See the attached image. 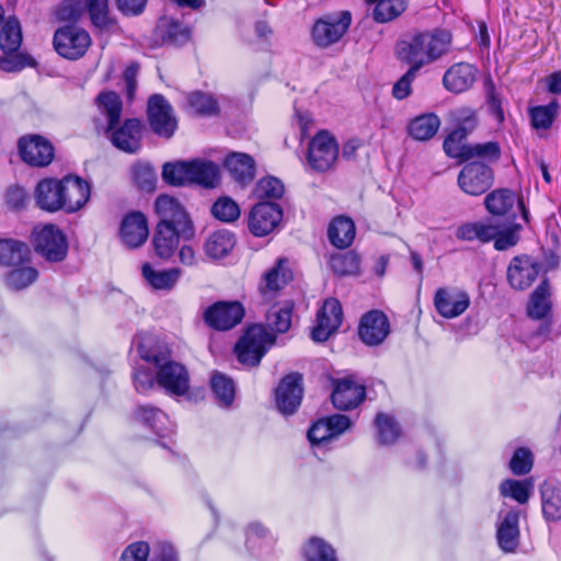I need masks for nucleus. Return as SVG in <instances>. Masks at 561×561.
I'll use <instances>...</instances> for the list:
<instances>
[{
    "label": "nucleus",
    "instance_id": "nucleus-36",
    "mask_svg": "<svg viewBox=\"0 0 561 561\" xmlns=\"http://www.w3.org/2000/svg\"><path fill=\"white\" fill-rule=\"evenodd\" d=\"M141 272L146 282L159 290L172 289L181 276V270L178 267L157 271L149 263L142 265Z\"/></svg>",
    "mask_w": 561,
    "mask_h": 561
},
{
    "label": "nucleus",
    "instance_id": "nucleus-53",
    "mask_svg": "<svg viewBox=\"0 0 561 561\" xmlns=\"http://www.w3.org/2000/svg\"><path fill=\"white\" fill-rule=\"evenodd\" d=\"M211 389L216 398L224 405H229L234 399V385L232 379L227 376L215 373L211 377Z\"/></svg>",
    "mask_w": 561,
    "mask_h": 561
},
{
    "label": "nucleus",
    "instance_id": "nucleus-15",
    "mask_svg": "<svg viewBox=\"0 0 561 561\" xmlns=\"http://www.w3.org/2000/svg\"><path fill=\"white\" fill-rule=\"evenodd\" d=\"M18 147L22 160L32 167H46L54 159L51 144L39 135L21 137Z\"/></svg>",
    "mask_w": 561,
    "mask_h": 561
},
{
    "label": "nucleus",
    "instance_id": "nucleus-58",
    "mask_svg": "<svg viewBox=\"0 0 561 561\" xmlns=\"http://www.w3.org/2000/svg\"><path fill=\"white\" fill-rule=\"evenodd\" d=\"M254 194L260 199H277L284 194V185L276 178H263L256 183Z\"/></svg>",
    "mask_w": 561,
    "mask_h": 561
},
{
    "label": "nucleus",
    "instance_id": "nucleus-1",
    "mask_svg": "<svg viewBox=\"0 0 561 561\" xmlns=\"http://www.w3.org/2000/svg\"><path fill=\"white\" fill-rule=\"evenodd\" d=\"M451 39V34L442 28L415 32L397 44L396 54L400 61L421 69L446 55Z\"/></svg>",
    "mask_w": 561,
    "mask_h": 561
},
{
    "label": "nucleus",
    "instance_id": "nucleus-3",
    "mask_svg": "<svg viewBox=\"0 0 561 561\" xmlns=\"http://www.w3.org/2000/svg\"><path fill=\"white\" fill-rule=\"evenodd\" d=\"M275 337L263 325L250 327L236 345L237 357L240 363L256 366L267 348L274 344Z\"/></svg>",
    "mask_w": 561,
    "mask_h": 561
},
{
    "label": "nucleus",
    "instance_id": "nucleus-7",
    "mask_svg": "<svg viewBox=\"0 0 561 561\" xmlns=\"http://www.w3.org/2000/svg\"><path fill=\"white\" fill-rule=\"evenodd\" d=\"M154 210L160 218L158 225L173 226L184 233V239L194 236V226L184 207L169 195H160L154 203Z\"/></svg>",
    "mask_w": 561,
    "mask_h": 561
},
{
    "label": "nucleus",
    "instance_id": "nucleus-29",
    "mask_svg": "<svg viewBox=\"0 0 561 561\" xmlns=\"http://www.w3.org/2000/svg\"><path fill=\"white\" fill-rule=\"evenodd\" d=\"M519 513L508 511L497 525L496 538L499 546L505 552H513L519 543Z\"/></svg>",
    "mask_w": 561,
    "mask_h": 561
},
{
    "label": "nucleus",
    "instance_id": "nucleus-21",
    "mask_svg": "<svg viewBox=\"0 0 561 561\" xmlns=\"http://www.w3.org/2000/svg\"><path fill=\"white\" fill-rule=\"evenodd\" d=\"M540 264L529 256H515L507 267V280L514 289L528 288L538 277Z\"/></svg>",
    "mask_w": 561,
    "mask_h": 561
},
{
    "label": "nucleus",
    "instance_id": "nucleus-48",
    "mask_svg": "<svg viewBox=\"0 0 561 561\" xmlns=\"http://www.w3.org/2000/svg\"><path fill=\"white\" fill-rule=\"evenodd\" d=\"M38 277V272L33 266L23 264L12 267L7 274V285L13 289H23L34 283Z\"/></svg>",
    "mask_w": 561,
    "mask_h": 561
},
{
    "label": "nucleus",
    "instance_id": "nucleus-45",
    "mask_svg": "<svg viewBox=\"0 0 561 561\" xmlns=\"http://www.w3.org/2000/svg\"><path fill=\"white\" fill-rule=\"evenodd\" d=\"M164 42L173 45H182L190 39V30L179 22L163 18L158 25Z\"/></svg>",
    "mask_w": 561,
    "mask_h": 561
},
{
    "label": "nucleus",
    "instance_id": "nucleus-64",
    "mask_svg": "<svg viewBox=\"0 0 561 561\" xmlns=\"http://www.w3.org/2000/svg\"><path fill=\"white\" fill-rule=\"evenodd\" d=\"M150 547L145 541L129 545L121 556L119 561H148Z\"/></svg>",
    "mask_w": 561,
    "mask_h": 561
},
{
    "label": "nucleus",
    "instance_id": "nucleus-54",
    "mask_svg": "<svg viewBox=\"0 0 561 561\" xmlns=\"http://www.w3.org/2000/svg\"><path fill=\"white\" fill-rule=\"evenodd\" d=\"M35 65L34 58L25 53H3L0 57V69L5 72H18Z\"/></svg>",
    "mask_w": 561,
    "mask_h": 561
},
{
    "label": "nucleus",
    "instance_id": "nucleus-59",
    "mask_svg": "<svg viewBox=\"0 0 561 561\" xmlns=\"http://www.w3.org/2000/svg\"><path fill=\"white\" fill-rule=\"evenodd\" d=\"M213 215L225 222H232L240 216L238 204L229 197H221L211 207Z\"/></svg>",
    "mask_w": 561,
    "mask_h": 561
},
{
    "label": "nucleus",
    "instance_id": "nucleus-13",
    "mask_svg": "<svg viewBox=\"0 0 561 561\" xmlns=\"http://www.w3.org/2000/svg\"><path fill=\"white\" fill-rule=\"evenodd\" d=\"M283 218V210L275 203H259L251 209L248 218L250 231L256 237L273 232Z\"/></svg>",
    "mask_w": 561,
    "mask_h": 561
},
{
    "label": "nucleus",
    "instance_id": "nucleus-41",
    "mask_svg": "<svg viewBox=\"0 0 561 561\" xmlns=\"http://www.w3.org/2000/svg\"><path fill=\"white\" fill-rule=\"evenodd\" d=\"M374 3V19L377 22L386 23L398 18L405 11L408 0H366Z\"/></svg>",
    "mask_w": 561,
    "mask_h": 561
},
{
    "label": "nucleus",
    "instance_id": "nucleus-23",
    "mask_svg": "<svg viewBox=\"0 0 561 561\" xmlns=\"http://www.w3.org/2000/svg\"><path fill=\"white\" fill-rule=\"evenodd\" d=\"M62 195V179H44L37 183L34 192L36 205L49 213L64 210Z\"/></svg>",
    "mask_w": 561,
    "mask_h": 561
},
{
    "label": "nucleus",
    "instance_id": "nucleus-37",
    "mask_svg": "<svg viewBox=\"0 0 561 561\" xmlns=\"http://www.w3.org/2000/svg\"><path fill=\"white\" fill-rule=\"evenodd\" d=\"M440 127V119L434 113H426L413 118L409 126V135L419 141H426L433 138Z\"/></svg>",
    "mask_w": 561,
    "mask_h": 561
},
{
    "label": "nucleus",
    "instance_id": "nucleus-11",
    "mask_svg": "<svg viewBox=\"0 0 561 561\" xmlns=\"http://www.w3.org/2000/svg\"><path fill=\"white\" fill-rule=\"evenodd\" d=\"M493 170L481 162L466 164L458 174V185L468 195L478 196L485 193L493 184Z\"/></svg>",
    "mask_w": 561,
    "mask_h": 561
},
{
    "label": "nucleus",
    "instance_id": "nucleus-42",
    "mask_svg": "<svg viewBox=\"0 0 561 561\" xmlns=\"http://www.w3.org/2000/svg\"><path fill=\"white\" fill-rule=\"evenodd\" d=\"M187 107L195 114L202 116L216 115L219 112L218 102L208 93L194 91L186 96Z\"/></svg>",
    "mask_w": 561,
    "mask_h": 561
},
{
    "label": "nucleus",
    "instance_id": "nucleus-19",
    "mask_svg": "<svg viewBox=\"0 0 561 561\" xmlns=\"http://www.w3.org/2000/svg\"><path fill=\"white\" fill-rule=\"evenodd\" d=\"M302 377L297 373L285 376L275 392L278 410L283 414H293L301 403Z\"/></svg>",
    "mask_w": 561,
    "mask_h": 561
},
{
    "label": "nucleus",
    "instance_id": "nucleus-25",
    "mask_svg": "<svg viewBox=\"0 0 561 561\" xmlns=\"http://www.w3.org/2000/svg\"><path fill=\"white\" fill-rule=\"evenodd\" d=\"M477 79V69L468 62L453 65L443 77L444 87L453 93L469 90Z\"/></svg>",
    "mask_w": 561,
    "mask_h": 561
},
{
    "label": "nucleus",
    "instance_id": "nucleus-40",
    "mask_svg": "<svg viewBox=\"0 0 561 561\" xmlns=\"http://www.w3.org/2000/svg\"><path fill=\"white\" fill-rule=\"evenodd\" d=\"M99 108L107 119L108 129L119 123L122 114V101L115 92H103L96 99Z\"/></svg>",
    "mask_w": 561,
    "mask_h": 561
},
{
    "label": "nucleus",
    "instance_id": "nucleus-6",
    "mask_svg": "<svg viewBox=\"0 0 561 561\" xmlns=\"http://www.w3.org/2000/svg\"><path fill=\"white\" fill-rule=\"evenodd\" d=\"M339 156L336 139L327 130L316 134L309 142L307 160L317 172L330 170Z\"/></svg>",
    "mask_w": 561,
    "mask_h": 561
},
{
    "label": "nucleus",
    "instance_id": "nucleus-46",
    "mask_svg": "<svg viewBox=\"0 0 561 561\" xmlns=\"http://www.w3.org/2000/svg\"><path fill=\"white\" fill-rule=\"evenodd\" d=\"M190 161L168 162L163 165V180L175 186H182L191 183Z\"/></svg>",
    "mask_w": 561,
    "mask_h": 561
},
{
    "label": "nucleus",
    "instance_id": "nucleus-27",
    "mask_svg": "<svg viewBox=\"0 0 561 561\" xmlns=\"http://www.w3.org/2000/svg\"><path fill=\"white\" fill-rule=\"evenodd\" d=\"M516 202L517 198L515 194L507 188L495 190L484 198L485 208L493 216L507 215L513 209ZM518 206L522 209L524 219L528 220V213L522 199H518Z\"/></svg>",
    "mask_w": 561,
    "mask_h": 561
},
{
    "label": "nucleus",
    "instance_id": "nucleus-8",
    "mask_svg": "<svg viewBox=\"0 0 561 561\" xmlns=\"http://www.w3.org/2000/svg\"><path fill=\"white\" fill-rule=\"evenodd\" d=\"M351 22L352 15L348 11L319 19L312 28L314 44L319 47H328L339 42L348 30Z\"/></svg>",
    "mask_w": 561,
    "mask_h": 561
},
{
    "label": "nucleus",
    "instance_id": "nucleus-18",
    "mask_svg": "<svg viewBox=\"0 0 561 561\" xmlns=\"http://www.w3.org/2000/svg\"><path fill=\"white\" fill-rule=\"evenodd\" d=\"M390 332V323L387 316L380 310L366 312L358 325V336L369 346L382 343Z\"/></svg>",
    "mask_w": 561,
    "mask_h": 561
},
{
    "label": "nucleus",
    "instance_id": "nucleus-22",
    "mask_svg": "<svg viewBox=\"0 0 561 561\" xmlns=\"http://www.w3.org/2000/svg\"><path fill=\"white\" fill-rule=\"evenodd\" d=\"M90 184L76 175L62 178V204L66 213L81 209L90 198Z\"/></svg>",
    "mask_w": 561,
    "mask_h": 561
},
{
    "label": "nucleus",
    "instance_id": "nucleus-34",
    "mask_svg": "<svg viewBox=\"0 0 561 561\" xmlns=\"http://www.w3.org/2000/svg\"><path fill=\"white\" fill-rule=\"evenodd\" d=\"M328 237L330 242L339 249L350 247L355 238L353 220L344 216L334 218L329 226Z\"/></svg>",
    "mask_w": 561,
    "mask_h": 561
},
{
    "label": "nucleus",
    "instance_id": "nucleus-49",
    "mask_svg": "<svg viewBox=\"0 0 561 561\" xmlns=\"http://www.w3.org/2000/svg\"><path fill=\"white\" fill-rule=\"evenodd\" d=\"M304 554L307 561H337L334 549L320 538H311Z\"/></svg>",
    "mask_w": 561,
    "mask_h": 561
},
{
    "label": "nucleus",
    "instance_id": "nucleus-47",
    "mask_svg": "<svg viewBox=\"0 0 561 561\" xmlns=\"http://www.w3.org/2000/svg\"><path fill=\"white\" fill-rule=\"evenodd\" d=\"M92 24L100 30H108L113 21L108 14V0H82Z\"/></svg>",
    "mask_w": 561,
    "mask_h": 561
},
{
    "label": "nucleus",
    "instance_id": "nucleus-60",
    "mask_svg": "<svg viewBox=\"0 0 561 561\" xmlns=\"http://www.w3.org/2000/svg\"><path fill=\"white\" fill-rule=\"evenodd\" d=\"M455 129L469 136L478 126L477 112L471 107H460L453 112Z\"/></svg>",
    "mask_w": 561,
    "mask_h": 561
},
{
    "label": "nucleus",
    "instance_id": "nucleus-33",
    "mask_svg": "<svg viewBox=\"0 0 561 561\" xmlns=\"http://www.w3.org/2000/svg\"><path fill=\"white\" fill-rule=\"evenodd\" d=\"M236 245L233 233L228 230H217L204 242L205 254L211 260L227 256Z\"/></svg>",
    "mask_w": 561,
    "mask_h": 561
},
{
    "label": "nucleus",
    "instance_id": "nucleus-39",
    "mask_svg": "<svg viewBox=\"0 0 561 561\" xmlns=\"http://www.w3.org/2000/svg\"><path fill=\"white\" fill-rule=\"evenodd\" d=\"M22 44V30L14 16L7 19L0 27V49L3 53H15Z\"/></svg>",
    "mask_w": 561,
    "mask_h": 561
},
{
    "label": "nucleus",
    "instance_id": "nucleus-38",
    "mask_svg": "<svg viewBox=\"0 0 561 561\" xmlns=\"http://www.w3.org/2000/svg\"><path fill=\"white\" fill-rule=\"evenodd\" d=\"M30 262V249L20 241H0V264L5 266H20Z\"/></svg>",
    "mask_w": 561,
    "mask_h": 561
},
{
    "label": "nucleus",
    "instance_id": "nucleus-61",
    "mask_svg": "<svg viewBox=\"0 0 561 561\" xmlns=\"http://www.w3.org/2000/svg\"><path fill=\"white\" fill-rule=\"evenodd\" d=\"M534 463V457L529 449L519 447L515 450L511 461L510 469L516 476H523L528 473Z\"/></svg>",
    "mask_w": 561,
    "mask_h": 561
},
{
    "label": "nucleus",
    "instance_id": "nucleus-55",
    "mask_svg": "<svg viewBox=\"0 0 561 561\" xmlns=\"http://www.w3.org/2000/svg\"><path fill=\"white\" fill-rule=\"evenodd\" d=\"M330 265L337 275H353L359 271L358 256L353 252L333 255Z\"/></svg>",
    "mask_w": 561,
    "mask_h": 561
},
{
    "label": "nucleus",
    "instance_id": "nucleus-20",
    "mask_svg": "<svg viewBox=\"0 0 561 561\" xmlns=\"http://www.w3.org/2000/svg\"><path fill=\"white\" fill-rule=\"evenodd\" d=\"M149 229L146 217L139 211L127 214L119 227V239L128 249L141 247L148 239Z\"/></svg>",
    "mask_w": 561,
    "mask_h": 561
},
{
    "label": "nucleus",
    "instance_id": "nucleus-62",
    "mask_svg": "<svg viewBox=\"0 0 561 561\" xmlns=\"http://www.w3.org/2000/svg\"><path fill=\"white\" fill-rule=\"evenodd\" d=\"M133 176L137 186L144 191H152L156 185V173L149 164L138 163L133 168Z\"/></svg>",
    "mask_w": 561,
    "mask_h": 561
},
{
    "label": "nucleus",
    "instance_id": "nucleus-26",
    "mask_svg": "<svg viewBox=\"0 0 561 561\" xmlns=\"http://www.w3.org/2000/svg\"><path fill=\"white\" fill-rule=\"evenodd\" d=\"M230 176L242 186L251 183L255 176V161L247 153L231 152L224 162Z\"/></svg>",
    "mask_w": 561,
    "mask_h": 561
},
{
    "label": "nucleus",
    "instance_id": "nucleus-9",
    "mask_svg": "<svg viewBox=\"0 0 561 561\" xmlns=\"http://www.w3.org/2000/svg\"><path fill=\"white\" fill-rule=\"evenodd\" d=\"M35 251L47 261H62L67 254V241L64 233L54 225H47L33 232Z\"/></svg>",
    "mask_w": 561,
    "mask_h": 561
},
{
    "label": "nucleus",
    "instance_id": "nucleus-56",
    "mask_svg": "<svg viewBox=\"0 0 561 561\" xmlns=\"http://www.w3.org/2000/svg\"><path fill=\"white\" fill-rule=\"evenodd\" d=\"M501 157V147L496 141H488L483 144H471L468 147L466 161L480 158L486 161H497Z\"/></svg>",
    "mask_w": 561,
    "mask_h": 561
},
{
    "label": "nucleus",
    "instance_id": "nucleus-44",
    "mask_svg": "<svg viewBox=\"0 0 561 561\" xmlns=\"http://www.w3.org/2000/svg\"><path fill=\"white\" fill-rule=\"evenodd\" d=\"M534 489V483L530 480H513L507 479L500 485L501 495L504 497H512L519 504H525L530 497Z\"/></svg>",
    "mask_w": 561,
    "mask_h": 561
},
{
    "label": "nucleus",
    "instance_id": "nucleus-52",
    "mask_svg": "<svg viewBox=\"0 0 561 561\" xmlns=\"http://www.w3.org/2000/svg\"><path fill=\"white\" fill-rule=\"evenodd\" d=\"M291 313L293 305L286 302L282 307H273L267 313V323L271 328L279 333H284L289 330L291 325Z\"/></svg>",
    "mask_w": 561,
    "mask_h": 561
},
{
    "label": "nucleus",
    "instance_id": "nucleus-43",
    "mask_svg": "<svg viewBox=\"0 0 561 561\" xmlns=\"http://www.w3.org/2000/svg\"><path fill=\"white\" fill-rule=\"evenodd\" d=\"M542 514L547 520L561 519V486L546 485L541 490Z\"/></svg>",
    "mask_w": 561,
    "mask_h": 561
},
{
    "label": "nucleus",
    "instance_id": "nucleus-16",
    "mask_svg": "<svg viewBox=\"0 0 561 561\" xmlns=\"http://www.w3.org/2000/svg\"><path fill=\"white\" fill-rule=\"evenodd\" d=\"M470 296L458 288H438L434 295V306L439 316L454 319L461 316L470 306Z\"/></svg>",
    "mask_w": 561,
    "mask_h": 561
},
{
    "label": "nucleus",
    "instance_id": "nucleus-5",
    "mask_svg": "<svg viewBox=\"0 0 561 561\" xmlns=\"http://www.w3.org/2000/svg\"><path fill=\"white\" fill-rule=\"evenodd\" d=\"M91 42L90 34L76 25L57 28L53 41L55 50L69 60L83 57L91 46Z\"/></svg>",
    "mask_w": 561,
    "mask_h": 561
},
{
    "label": "nucleus",
    "instance_id": "nucleus-17",
    "mask_svg": "<svg viewBox=\"0 0 561 561\" xmlns=\"http://www.w3.org/2000/svg\"><path fill=\"white\" fill-rule=\"evenodd\" d=\"M112 144L127 153H136L141 147L142 124L137 118H128L122 125H114L113 129L106 127Z\"/></svg>",
    "mask_w": 561,
    "mask_h": 561
},
{
    "label": "nucleus",
    "instance_id": "nucleus-30",
    "mask_svg": "<svg viewBox=\"0 0 561 561\" xmlns=\"http://www.w3.org/2000/svg\"><path fill=\"white\" fill-rule=\"evenodd\" d=\"M184 238V233L178 228L167 225H157L152 243L156 254L163 260L170 259L179 245V239Z\"/></svg>",
    "mask_w": 561,
    "mask_h": 561
},
{
    "label": "nucleus",
    "instance_id": "nucleus-63",
    "mask_svg": "<svg viewBox=\"0 0 561 561\" xmlns=\"http://www.w3.org/2000/svg\"><path fill=\"white\" fill-rule=\"evenodd\" d=\"M420 69L410 66L409 70L393 84L392 95L397 100L407 99L412 92V82Z\"/></svg>",
    "mask_w": 561,
    "mask_h": 561
},
{
    "label": "nucleus",
    "instance_id": "nucleus-24",
    "mask_svg": "<svg viewBox=\"0 0 561 561\" xmlns=\"http://www.w3.org/2000/svg\"><path fill=\"white\" fill-rule=\"evenodd\" d=\"M365 387L356 383L353 379L345 378L336 382L331 399L339 410L356 408L365 398Z\"/></svg>",
    "mask_w": 561,
    "mask_h": 561
},
{
    "label": "nucleus",
    "instance_id": "nucleus-31",
    "mask_svg": "<svg viewBox=\"0 0 561 561\" xmlns=\"http://www.w3.org/2000/svg\"><path fill=\"white\" fill-rule=\"evenodd\" d=\"M134 417L159 436H165L171 432L167 414L156 407L139 405L134 412Z\"/></svg>",
    "mask_w": 561,
    "mask_h": 561
},
{
    "label": "nucleus",
    "instance_id": "nucleus-2",
    "mask_svg": "<svg viewBox=\"0 0 561 561\" xmlns=\"http://www.w3.org/2000/svg\"><path fill=\"white\" fill-rule=\"evenodd\" d=\"M141 358L158 368L157 382L165 391L181 396L188 389V376L185 368L170 359V352L164 347L140 350Z\"/></svg>",
    "mask_w": 561,
    "mask_h": 561
},
{
    "label": "nucleus",
    "instance_id": "nucleus-35",
    "mask_svg": "<svg viewBox=\"0 0 561 561\" xmlns=\"http://www.w3.org/2000/svg\"><path fill=\"white\" fill-rule=\"evenodd\" d=\"M190 169L191 183L214 187L219 182V167L213 161L194 159L190 161Z\"/></svg>",
    "mask_w": 561,
    "mask_h": 561
},
{
    "label": "nucleus",
    "instance_id": "nucleus-28",
    "mask_svg": "<svg viewBox=\"0 0 561 561\" xmlns=\"http://www.w3.org/2000/svg\"><path fill=\"white\" fill-rule=\"evenodd\" d=\"M291 278L293 273L289 268L288 260L279 257L276 264L264 273L260 284V291L264 296L273 295L286 286Z\"/></svg>",
    "mask_w": 561,
    "mask_h": 561
},
{
    "label": "nucleus",
    "instance_id": "nucleus-10",
    "mask_svg": "<svg viewBox=\"0 0 561 561\" xmlns=\"http://www.w3.org/2000/svg\"><path fill=\"white\" fill-rule=\"evenodd\" d=\"M148 121L151 129L159 136L170 138L178 126L173 108L161 94H153L148 100Z\"/></svg>",
    "mask_w": 561,
    "mask_h": 561
},
{
    "label": "nucleus",
    "instance_id": "nucleus-12",
    "mask_svg": "<svg viewBox=\"0 0 561 561\" xmlns=\"http://www.w3.org/2000/svg\"><path fill=\"white\" fill-rule=\"evenodd\" d=\"M343 310L340 301L329 298L317 313L316 325L311 331V337L316 342H324L334 334L342 324Z\"/></svg>",
    "mask_w": 561,
    "mask_h": 561
},
{
    "label": "nucleus",
    "instance_id": "nucleus-14",
    "mask_svg": "<svg viewBox=\"0 0 561 561\" xmlns=\"http://www.w3.org/2000/svg\"><path fill=\"white\" fill-rule=\"evenodd\" d=\"M244 317V310L239 302L218 301L204 311L206 324L215 330L226 331L236 327Z\"/></svg>",
    "mask_w": 561,
    "mask_h": 561
},
{
    "label": "nucleus",
    "instance_id": "nucleus-51",
    "mask_svg": "<svg viewBox=\"0 0 561 561\" xmlns=\"http://www.w3.org/2000/svg\"><path fill=\"white\" fill-rule=\"evenodd\" d=\"M467 137L462 131L454 129L444 140L443 148L445 153L450 158L466 161L467 150L471 145L465 144Z\"/></svg>",
    "mask_w": 561,
    "mask_h": 561
},
{
    "label": "nucleus",
    "instance_id": "nucleus-32",
    "mask_svg": "<svg viewBox=\"0 0 561 561\" xmlns=\"http://www.w3.org/2000/svg\"><path fill=\"white\" fill-rule=\"evenodd\" d=\"M552 307L550 285L547 278L542 279L531 293L527 305V314L535 320L546 318Z\"/></svg>",
    "mask_w": 561,
    "mask_h": 561
},
{
    "label": "nucleus",
    "instance_id": "nucleus-4",
    "mask_svg": "<svg viewBox=\"0 0 561 561\" xmlns=\"http://www.w3.org/2000/svg\"><path fill=\"white\" fill-rule=\"evenodd\" d=\"M275 337L263 325L250 327L236 345L237 357L240 363L256 366L267 348L274 344Z\"/></svg>",
    "mask_w": 561,
    "mask_h": 561
},
{
    "label": "nucleus",
    "instance_id": "nucleus-50",
    "mask_svg": "<svg viewBox=\"0 0 561 561\" xmlns=\"http://www.w3.org/2000/svg\"><path fill=\"white\" fill-rule=\"evenodd\" d=\"M559 104L552 101L547 105L530 108L531 125L536 129H548L557 117Z\"/></svg>",
    "mask_w": 561,
    "mask_h": 561
},
{
    "label": "nucleus",
    "instance_id": "nucleus-57",
    "mask_svg": "<svg viewBox=\"0 0 561 561\" xmlns=\"http://www.w3.org/2000/svg\"><path fill=\"white\" fill-rule=\"evenodd\" d=\"M375 423L378 428L379 442L381 444H392L397 440L400 435V428L391 416L379 413L376 416Z\"/></svg>",
    "mask_w": 561,
    "mask_h": 561
}]
</instances>
